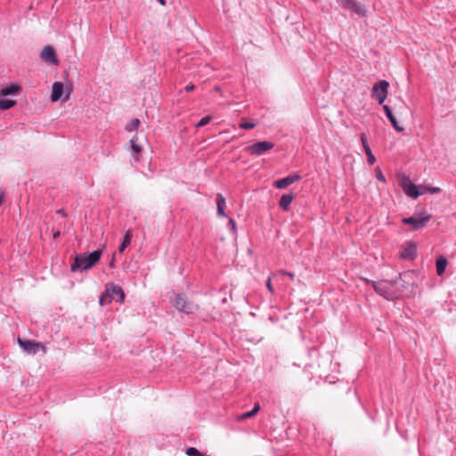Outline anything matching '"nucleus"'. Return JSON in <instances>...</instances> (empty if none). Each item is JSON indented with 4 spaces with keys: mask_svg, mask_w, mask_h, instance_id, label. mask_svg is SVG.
Returning a JSON list of instances; mask_svg holds the SVG:
<instances>
[{
    "mask_svg": "<svg viewBox=\"0 0 456 456\" xmlns=\"http://www.w3.org/2000/svg\"><path fill=\"white\" fill-rule=\"evenodd\" d=\"M102 254V249H97L93 252L76 254L74 262L70 266V271L75 273L77 271L83 272L91 269L100 261Z\"/></svg>",
    "mask_w": 456,
    "mask_h": 456,
    "instance_id": "obj_1",
    "label": "nucleus"
},
{
    "mask_svg": "<svg viewBox=\"0 0 456 456\" xmlns=\"http://www.w3.org/2000/svg\"><path fill=\"white\" fill-rule=\"evenodd\" d=\"M402 279L403 275L400 273L394 280H384L380 282H373V289L378 295L385 299L392 300L396 297L395 293L392 290V287L397 284V282Z\"/></svg>",
    "mask_w": 456,
    "mask_h": 456,
    "instance_id": "obj_2",
    "label": "nucleus"
},
{
    "mask_svg": "<svg viewBox=\"0 0 456 456\" xmlns=\"http://www.w3.org/2000/svg\"><path fill=\"white\" fill-rule=\"evenodd\" d=\"M172 304L177 311L186 314H192L199 310V306L183 293L176 294Z\"/></svg>",
    "mask_w": 456,
    "mask_h": 456,
    "instance_id": "obj_3",
    "label": "nucleus"
},
{
    "mask_svg": "<svg viewBox=\"0 0 456 456\" xmlns=\"http://www.w3.org/2000/svg\"><path fill=\"white\" fill-rule=\"evenodd\" d=\"M431 219V214L422 212L419 214H415L409 217H404L402 219V222L405 225L411 226L413 231H419L424 228Z\"/></svg>",
    "mask_w": 456,
    "mask_h": 456,
    "instance_id": "obj_4",
    "label": "nucleus"
},
{
    "mask_svg": "<svg viewBox=\"0 0 456 456\" xmlns=\"http://www.w3.org/2000/svg\"><path fill=\"white\" fill-rule=\"evenodd\" d=\"M389 83L387 80H379L371 89V97L383 104L388 94Z\"/></svg>",
    "mask_w": 456,
    "mask_h": 456,
    "instance_id": "obj_5",
    "label": "nucleus"
},
{
    "mask_svg": "<svg viewBox=\"0 0 456 456\" xmlns=\"http://www.w3.org/2000/svg\"><path fill=\"white\" fill-rule=\"evenodd\" d=\"M274 143L269 141L256 142L245 148V151L252 156H260L272 150Z\"/></svg>",
    "mask_w": 456,
    "mask_h": 456,
    "instance_id": "obj_6",
    "label": "nucleus"
},
{
    "mask_svg": "<svg viewBox=\"0 0 456 456\" xmlns=\"http://www.w3.org/2000/svg\"><path fill=\"white\" fill-rule=\"evenodd\" d=\"M400 185L405 194L411 198L417 199L423 194V191H420V185L417 186L407 176L401 179Z\"/></svg>",
    "mask_w": 456,
    "mask_h": 456,
    "instance_id": "obj_7",
    "label": "nucleus"
},
{
    "mask_svg": "<svg viewBox=\"0 0 456 456\" xmlns=\"http://www.w3.org/2000/svg\"><path fill=\"white\" fill-rule=\"evenodd\" d=\"M18 343L20 346L28 354H36L39 349H42L43 352L45 353V346L40 342L18 338Z\"/></svg>",
    "mask_w": 456,
    "mask_h": 456,
    "instance_id": "obj_8",
    "label": "nucleus"
},
{
    "mask_svg": "<svg viewBox=\"0 0 456 456\" xmlns=\"http://www.w3.org/2000/svg\"><path fill=\"white\" fill-rule=\"evenodd\" d=\"M346 10L353 11L361 17L367 15V11L355 0H337Z\"/></svg>",
    "mask_w": 456,
    "mask_h": 456,
    "instance_id": "obj_9",
    "label": "nucleus"
},
{
    "mask_svg": "<svg viewBox=\"0 0 456 456\" xmlns=\"http://www.w3.org/2000/svg\"><path fill=\"white\" fill-rule=\"evenodd\" d=\"M106 290L110 292V298L122 303L125 300V292L121 286L110 283L106 286Z\"/></svg>",
    "mask_w": 456,
    "mask_h": 456,
    "instance_id": "obj_10",
    "label": "nucleus"
},
{
    "mask_svg": "<svg viewBox=\"0 0 456 456\" xmlns=\"http://www.w3.org/2000/svg\"><path fill=\"white\" fill-rule=\"evenodd\" d=\"M417 256V246L412 240L406 242L405 247L400 252L399 256L405 260H413Z\"/></svg>",
    "mask_w": 456,
    "mask_h": 456,
    "instance_id": "obj_11",
    "label": "nucleus"
},
{
    "mask_svg": "<svg viewBox=\"0 0 456 456\" xmlns=\"http://www.w3.org/2000/svg\"><path fill=\"white\" fill-rule=\"evenodd\" d=\"M301 175L297 173H294L281 179L273 182V186L277 189H285L290 184L301 180Z\"/></svg>",
    "mask_w": 456,
    "mask_h": 456,
    "instance_id": "obj_12",
    "label": "nucleus"
},
{
    "mask_svg": "<svg viewBox=\"0 0 456 456\" xmlns=\"http://www.w3.org/2000/svg\"><path fill=\"white\" fill-rule=\"evenodd\" d=\"M40 57L50 64L57 65L59 63L56 52L51 45H46L43 48Z\"/></svg>",
    "mask_w": 456,
    "mask_h": 456,
    "instance_id": "obj_13",
    "label": "nucleus"
},
{
    "mask_svg": "<svg viewBox=\"0 0 456 456\" xmlns=\"http://www.w3.org/2000/svg\"><path fill=\"white\" fill-rule=\"evenodd\" d=\"M131 156L134 161L139 162L142 156V147L138 143V137L134 135L129 141Z\"/></svg>",
    "mask_w": 456,
    "mask_h": 456,
    "instance_id": "obj_14",
    "label": "nucleus"
},
{
    "mask_svg": "<svg viewBox=\"0 0 456 456\" xmlns=\"http://www.w3.org/2000/svg\"><path fill=\"white\" fill-rule=\"evenodd\" d=\"M64 86L61 82H54L53 84V90L51 94V101L57 102L62 100L64 96Z\"/></svg>",
    "mask_w": 456,
    "mask_h": 456,
    "instance_id": "obj_15",
    "label": "nucleus"
},
{
    "mask_svg": "<svg viewBox=\"0 0 456 456\" xmlns=\"http://www.w3.org/2000/svg\"><path fill=\"white\" fill-rule=\"evenodd\" d=\"M383 110L385 111V114L387 118L389 119L392 126L395 129L397 132H403L404 128L399 125L395 116L394 115L391 108L388 105H383Z\"/></svg>",
    "mask_w": 456,
    "mask_h": 456,
    "instance_id": "obj_16",
    "label": "nucleus"
},
{
    "mask_svg": "<svg viewBox=\"0 0 456 456\" xmlns=\"http://www.w3.org/2000/svg\"><path fill=\"white\" fill-rule=\"evenodd\" d=\"M295 195L291 192L283 194L279 200V207L284 211L289 210V206L293 201Z\"/></svg>",
    "mask_w": 456,
    "mask_h": 456,
    "instance_id": "obj_17",
    "label": "nucleus"
},
{
    "mask_svg": "<svg viewBox=\"0 0 456 456\" xmlns=\"http://www.w3.org/2000/svg\"><path fill=\"white\" fill-rule=\"evenodd\" d=\"M21 91V87L18 85H11L4 87L0 91V97H6L9 95H16L19 94Z\"/></svg>",
    "mask_w": 456,
    "mask_h": 456,
    "instance_id": "obj_18",
    "label": "nucleus"
},
{
    "mask_svg": "<svg viewBox=\"0 0 456 456\" xmlns=\"http://www.w3.org/2000/svg\"><path fill=\"white\" fill-rule=\"evenodd\" d=\"M447 265H448V261L444 256H439L436 258V273L438 276H442L444 273Z\"/></svg>",
    "mask_w": 456,
    "mask_h": 456,
    "instance_id": "obj_19",
    "label": "nucleus"
},
{
    "mask_svg": "<svg viewBox=\"0 0 456 456\" xmlns=\"http://www.w3.org/2000/svg\"><path fill=\"white\" fill-rule=\"evenodd\" d=\"M225 198L218 193L216 195V207H217V216H226L224 208H225Z\"/></svg>",
    "mask_w": 456,
    "mask_h": 456,
    "instance_id": "obj_20",
    "label": "nucleus"
},
{
    "mask_svg": "<svg viewBox=\"0 0 456 456\" xmlns=\"http://www.w3.org/2000/svg\"><path fill=\"white\" fill-rule=\"evenodd\" d=\"M132 237H133L132 231H130V230L126 231V234L124 235L123 240L118 247L119 253H123L124 250L130 245Z\"/></svg>",
    "mask_w": 456,
    "mask_h": 456,
    "instance_id": "obj_21",
    "label": "nucleus"
},
{
    "mask_svg": "<svg viewBox=\"0 0 456 456\" xmlns=\"http://www.w3.org/2000/svg\"><path fill=\"white\" fill-rule=\"evenodd\" d=\"M259 410H260L259 403H255V405L251 411L240 414V416H238L237 419L241 421V420L252 418L259 411Z\"/></svg>",
    "mask_w": 456,
    "mask_h": 456,
    "instance_id": "obj_22",
    "label": "nucleus"
},
{
    "mask_svg": "<svg viewBox=\"0 0 456 456\" xmlns=\"http://www.w3.org/2000/svg\"><path fill=\"white\" fill-rule=\"evenodd\" d=\"M15 100L3 99L0 97V110H7L16 105Z\"/></svg>",
    "mask_w": 456,
    "mask_h": 456,
    "instance_id": "obj_23",
    "label": "nucleus"
},
{
    "mask_svg": "<svg viewBox=\"0 0 456 456\" xmlns=\"http://www.w3.org/2000/svg\"><path fill=\"white\" fill-rule=\"evenodd\" d=\"M420 191L424 193L436 194L441 192V189L439 187H433L428 185H420Z\"/></svg>",
    "mask_w": 456,
    "mask_h": 456,
    "instance_id": "obj_24",
    "label": "nucleus"
},
{
    "mask_svg": "<svg viewBox=\"0 0 456 456\" xmlns=\"http://www.w3.org/2000/svg\"><path fill=\"white\" fill-rule=\"evenodd\" d=\"M140 120L138 118H133L129 123L126 125V130L128 132H132L136 130L140 125Z\"/></svg>",
    "mask_w": 456,
    "mask_h": 456,
    "instance_id": "obj_25",
    "label": "nucleus"
},
{
    "mask_svg": "<svg viewBox=\"0 0 456 456\" xmlns=\"http://www.w3.org/2000/svg\"><path fill=\"white\" fill-rule=\"evenodd\" d=\"M361 142H362L363 150H364V151L366 153V156L369 155L370 153H372L371 150H370V148L369 146L367 136H366L365 133H362L361 134Z\"/></svg>",
    "mask_w": 456,
    "mask_h": 456,
    "instance_id": "obj_26",
    "label": "nucleus"
},
{
    "mask_svg": "<svg viewBox=\"0 0 456 456\" xmlns=\"http://www.w3.org/2000/svg\"><path fill=\"white\" fill-rule=\"evenodd\" d=\"M99 303L101 305H104L106 304L111 303V298H110V292L105 289V291L102 294L99 299Z\"/></svg>",
    "mask_w": 456,
    "mask_h": 456,
    "instance_id": "obj_27",
    "label": "nucleus"
},
{
    "mask_svg": "<svg viewBox=\"0 0 456 456\" xmlns=\"http://www.w3.org/2000/svg\"><path fill=\"white\" fill-rule=\"evenodd\" d=\"M212 120V117L210 115L205 116L200 119V121L197 123L196 127H202L206 125H208Z\"/></svg>",
    "mask_w": 456,
    "mask_h": 456,
    "instance_id": "obj_28",
    "label": "nucleus"
},
{
    "mask_svg": "<svg viewBox=\"0 0 456 456\" xmlns=\"http://www.w3.org/2000/svg\"><path fill=\"white\" fill-rule=\"evenodd\" d=\"M256 126V123H253V122H248V121H242L240 124V128L241 129H245V130H249V129H252Z\"/></svg>",
    "mask_w": 456,
    "mask_h": 456,
    "instance_id": "obj_29",
    "label": "nucleus"
},
{
    "mask_svg": "<svg viewBox=\"0 0 456 456\" xmlns=\"http://www.w3.org/2000/svg\"><path fill=\"white\" fill-rule=\"evenodd\" d=\"M72 93V86L71 85H66V87L64 89V96L62 98V101H67L69 99L70 94Z\"/></svg>",
    "mask_w": 456,
    "mask_h": 456,
    "instance_id": "obj_30",
    "label": "nucleus"
},
{
    "mask_svg": "<svg viewBox=\"0 0 456 456\" xmlns=\"http://www.w3.org/2000/svg\"><path fill=\"white\" fill-rule=\"evenodd\" d=\"M375 175L378 180H379L383 183H386V178H385L384 175L382 174L381 169L379 167H377L375 168Z\"/></svg>",
    "mask_w": 456,
    "mask_h": 456,
    "instance_id": "obj_31",
    "label": "nucleus"
},
{
    "mask_svg": "<svg viewBox=\"0 0 456 456\" xmlns=\"http://www.w3.org/2000/svg\"><path fill=\"white\" fill-rule=\"evenodd\" d=\"M228 226L230 228V230L232 231V234H236L237 233V227H236V223L234 221V219L232 218H229V223H228Z\"/></svg>",
    "mask_w": 456,
    "mask_h": 456,
    "instance_id": "obj_32",
    "label": "nucleus"
},
{
    "mask_svg": "<svg viewBox=\"0 0 456 456\" xmlns=\"http://www.w3.org/2000/svg\"><path fill=\"white\" fill-rule=\"evenodd\" d=\"M367 160L370 165H373L376 162V158L372 153L367 155Z\"/></svg>",
    "mask_w": 456,
    "mask_h": 456,
    "instance_id": "obj_33",
    "label": "nucleus"
},
{
    "mask_svg": "<svg viewBox=\"0 0 456 456\" xmlns=\"http://www.w3.org/2000/svg\"><path fill=\"white\" fill-rule=\"evenodd\" d=\"M266 287H267V289H268V290H269L270 292H272V293L273 292V285H272L271 278H270V277H269V278L267 279V281H266Z\"/></svg>",
    "mask_w": 456,
    "mask_h": 456,
    "instance_id": "obj_34",
    "label": "nucleus"
},
{
    "mask_svg": "<svg viewBox=\"0 0 456 456\" xmlns=\"http://www.w3.org/2000/svg\"><path fill=\"white\" fill-rule=\"evenodd\" d=\"M195 89V86L193 84H190L184 87L185 92L190 93Z\"/></svg>",
    "mask_w": 456,
    "mask_h": 456,
    "instance_id": "obj_35",
    "label": "nucleus"
},
{
    "mask_svg": "<svg viewBox=\"0 0 456 456\" xmlns=\"http://www.w3.org/2000/svg\"><path fill=\"white\" fill-rule=\"evenodd\" d=\"M282 273L285 275H288L291 280H294V278H295V274L290 272L283 271Z\"/></svg>",
    "mask_w": 456,
    "mask_h": 456,
    "instance_id": "obj_36",
    "label": "nucleus"
},
{
    "mask_svg": "<svg viewBox=\"0 0 456 456\" xmlns=\"http://www.w3.org/2000/svg\"><path fill=\"white\" fill-rule=\"evenodd\" d=\"M362 281L368 284V285H371V287L373 288V282H375L374 281H371V280H369L367 278H363Z\"/></svg>",
    "mask_w": 456,
    "mask_h": 456,
    "instance_id": "obj_37",
    "label": "nucleus"
},
{
    "mask_svg": "<svg viewBox=\"0 0 456 456\" xmlns=\"http://www.w3.org/2000/svg\"><path fill=\"white\" fill-rule=\"evenodd\" d=\"M362 281L368 284V285H371V287L373 288V282H375L374 281H371V280H369L367 278H363Z\"/></svg>",
    "mask_w": 456,
    "mask_h": 456,
    "instance_id": "obj_38",
    "label": "nucleus"
},
{
    "mask_svg": "<svg viewBox=\"0 0 456 456\" xmlns=\"http://www.w3.org/2000/svg\"><path fill=\"white\" fill-rule=\"evenodd\" d=\"M56 213H57V214L61 215L62 216H67L66 212H65V211H64V209H62V208L58 209V210L56 211Z\"/></svg>",
    "mask_w": 456,
    "mask_h": 456,
    "instance_id": "obj_39",
    "label": "nucleus"
},
{
    "mask_svg": "<svg viewBox=\"0 0 456 456\" xmlns=\"http://www.w3.org/2000/svg\"><path fill=\"white\" fill-rule=\"evenodd\" d=\"M60 235H61V232L60 231H56V232H53V237L54 239H57Z\"/></svg>",
    "mask_w": 456,
    "mask_h": 456,
    "instance_id": "obj_40",
    "label": "nucleus"
},
{
    "mask_svg": "<svg viewBox=\"0 0 456 456\" xmlns=\"http://www.w3.org/2000/svg\"><path fill=\"white\" fill-rule=\"evenodd\" d=\"M115 259L114 256L112 257L111 261L110 262V267H114Z\"/></svg>",
    "mask_w": 456,
    "mask_h": 456,
    "instance_id": "obj_41",
    "label": "nucleus"
},
{
    "mask_svg": "<svg viewBox=\"0 0 456 456\" xmlns=\"http://www.w3.org/2000/svg\"><path fill=\"white\" fill-rule=\"evenodd\" d=\"M161 5L166 4V0H158Z\"/></svg>",
    "mask_w": 456,
    "mask_h": 456,
    "instance_id": "obj_42",
    "label": "nucleus"
}]
</instances>
